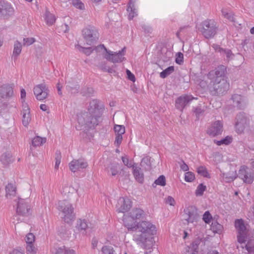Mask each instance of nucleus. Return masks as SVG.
Returning <instances> with one entry per match:
<instances>
[{"instance_id": "42", "label": "nucleus", "mask_w": 254, "mask_h": 254, "mask_svg": "<svg viewBox=\"0 0 254 254\" xmlns=\"http://www.w3.org/2000/svg\"><path fill=\"white\" fill-rule=\"evenodd\" d=\"M37 250V248L34 246L33 244L27 245L26 253L27 254H36Z\"/></svg>"}, {"instance_id": "62", "label": "nucleus", "mask_w": 254, "mask_h": 254, "mask_svg": "<svg viewBox=\"0 0 254 254\" xmlns=\"http://www.w3.org/2000/svg\"><path fill=\"white\" fill-rule=\"evenodd\" d=\"M98 67L103 71H106L107 67H108L105 63H101L98 65Z\"/></svg>"}, {"instance_id": "29", "label": "nucleus", "mask_w": 254, "mask_h": 254, "mask_svg": "<svg viewBox=\"0 0 254 254\" xmlns=\"http://www.w3.org/2000/svg\"><path fill=\"white\" fill-rule=\"evenodd\" d=\"M0 162L4 165L6 166L12 162V155L9 152H6L1 155L0 157Z\"/></svg>"}, {"instance_id": "63", "label": "nucleus", "mask_w": 254, "mask_h": 254, "mask_svg": "<svg viewBox=\"0 0 254 254\" xmlns=\"http://www.w3.org/2000/svg\"><path fill=\"white\" fill-rule=\"evenodd\" d=\"M212 47L216 52H219L220 53H221L223 50V48L220 47V46L218 45H213Z\"/></svg>"}, {"instance_id": "11", "label": "nucleus", "mask_w": 254, "mask_h": 254, "mask_svg": "<svg viewBox=\"0 0 254 254\" xmlns=\"http://www.w3.org/2000/svg\"><path fill=\"white\" fill-rule=\"evenodd\" d=\"M33 92L36 99L42 101L48 97L50 90L46 84L42 83L35 86Z\"/></svg>"}, {"instance_id": "45", "label": "nucleus", "mask_w": 254, "mask_h": 254, "mask_svg": "<svg viewBox=\"0 0 254 254\" xmlns=\"http://www.w3.org/2000/svg\"><path fill=\"white\" fill-rule=\"evenodd\" d=\"M203 220L205 223L209 224L212 220V217L208 211H205L203 215Z\"/></svg>"}, {"instance_id": "36", "label": "nucleus", "mask_w": 254, "mask_h": 254, "mask_svg": "<svg viewBox=\"0 0 254 254\" xmlns=\"http://www.w3.org/2000/svg\"><path fill=\"white\" fill-rule=\"evenodd\" d=\"M74 251L66 248L64 246L60 247L56 250L55 254H74Z\"/></svg>"}, {"instance_id": "8", "label": "nucleus", "mask_w": 254, "mask_h": 254, "mask_svg": "<svg viewBox=\"0 0 254 254\" xmlns=\"http://www.w3.org/2000/svg\"><path fill=\"white\" fill-rule=\"evenodd\" d=\"M82 32L84 39L88 45L94 44L98 38L97 30L94 27L85 28Z\"/></svg>"}, {"instance_id": "25", "label": "nucleus", "mask_w": 254, "mask_h": 254, "mask_svg": "<svg viewBox=\"0 0 254 254\" xmlns=\"http://www.w3.org/2000/svg\"><path fill=\"white\" fill-rule=\"evenodd\" d=\"M66 86V89L71 94H75L78 92L79 89V85L75 81L70 82L68 81Z\"/></svg>"}, {"instance_id": "41", "label": "nucleus", "mask_w": 254, "mask_h": 254, "mask_svg": "<svg viewBox=\"0 0 254 254\" xmlns=\"http://www.w3.org/2000/svg\"><path fill=\"white\" fill-rule=\"evenodd\" d=\"M8 103L6 101L0 100V115L7 111Z\"/></svg>"}, {"instance_id": "50", "label": "nucleus", "mask_w": 254, "mask_h": 254, "mask_svg": "<svg viewBox=\"0 0 254 254\" xmlns=\"http://www.w3.org/2000/svg\"><path fill=\"white\" fill-rule=\"evenodd\" d=\"M71 2L77 8L83 9L84 8V4L80 0H71Z\"/></svg>"}, {"instance_id": "51", "label": "nucleus", "mask_w": 254, "mask_h": 254, "mask_svg": "<svg viewBox=\"0 0 254 254\" xmlns=\"http://www.w3.org/2000/svg\"><path fill=\"white\" fill-rule=\"evenodd\" d=\"M232 99L233 102L236 104L237 106H239L241 104L242 98L241 95L238 94H235L232 96Z\"/></svg>"}, {"instance_id": "37", "label": "nucleus", "mask_w": 254, "mask_h": 254, "mask_svg": "<svg viewBox=\"0 0 254 254\" xmlns=\"http://www.w3.org/2000/svg\"><path fill=\"white\" fill-rule=\"evenodd\" d=\"M174 71V67L170 66L162 71L160 73V76L162 78H165L170 75Z\"/></svg>"}, {"instance_id": "52", "label": "nucleus", "mask_w": 254, "mask_h": 254, "mask_svg": "<svg viewBox=\"0 0 254 254\" xmlns=\"http://www.w3.org/2000/svg\"><path fill=\"white\" fill-rule=\"evenodd\" d=\"M25 241L27 245L33 244L35 241L34 235L32 233H28L26 236Z\"/></svg>"}, {"instance_id": "56", "label": "nucleus", "mask_w": 254, "mask_h": 254, "mask_svg": "<svg viewBox=\"0 0 254 254\" xmlns=\"http://www.w3.org/2000/svg\"><path fill=\"white\" fill-rule=\"evenodd\" d=\"M56 163L55 168L58 169L59 168V165L61 163V155L60 152H57L56 153Z\"/></svg>"}, {"instance_id": "57", "label": "nucleus", "mask_w": 254, "mask_h": 254, "mask_svg": "<svg viewBox=\"0 0 254 254\" xmlns=\"http://www.w3.org/2000/svg\"><path fill=\"white\" fill-rule=\"evenodd\" d=\"M123 134H116L115 144L119 146L122 143L123 140Z\"/></svg>"}, {"instance_id": "13", "label": "nucleus", "mask_w": 254, "mask_h": 254, "mask_svg": "<svg viewBox=\"0 0 254 254\" xmlns=\"http://www.w3.org/2000/svg\"><path fill=\"white\" fill-rule=\"evenodd\" d=\"M30 209V206L26 200L18 199L16 208V213L18 215L28 216L31 214Z\"/></svg>"}, {"instance_id": "44", "label": "nucleus", "mask_w": 254, "mask_h": 254, "mask_svg": "<svg viewBox=\"0 0 254 254\" xmlns=\"http://www.w3.org/2000/svg\"><path fill=\"white\" fill-rule=\"evenodd\" d=\"M116 134H124L125 133V127L123 125H116L114 126Z\"/></svg>"}, {"instance_id": "28", "label": "nucleus", "mask_w": 254, "mask_h": 254, "mask_svg": "<svg viewBox=\"0 0 254 254\" xmlns=\"http://www.w3.org/2000/svg\"><path fill=\"white\" fill-rule=\"evenodd\" d=\"M22 50V45L21 43L16 41L14 44V49L12 58L14 60H16L18 56L20 54Z\"/></svg>"}, {"instance_id": "30", "label": "nucleus", "mask_w": 254, "mask_h": 254, "mask_svg": "<svg viewBox=\"0 0 254 254\" xmlns=\"http://www.w3.org/2000/svg\"><path fill=\"white\" fill-rule=\"evenodd\" d=\"M220 54L224 57L225 60L228 62L234 59L235 57L231 50L228 49H223Z\"/></svg>"}, {"instance_id": "9", "label": "nucleus", "mask_w": 254, "mask_h": 254, "mask_svg": "<svg viewBox=\"0 0 254 254\" xmlns=\"http://www.w3.org/2000/svg\"><path fill=\"white\" fill-rule=\"evenodd\" d=\"M184 219L189 224L197 222L199 219V216L197 208L194 206H189L185 208Z\"/></svg>"}, {"instance_id": "61", "label": "nucleus", "mask_w": 254, "mask_h": 254, "mask_svg": "<svg viewBox=\"0 0 254 254\" xmlns=\"http://www.w3.org/2000/svg\"><path fill=\"white\" fill-rule=\"evenodd\" d=\"M186 254H197V253L190 246L186 248Z\"/></svg>"}, {"instance_id": "47", "label": "nucleus", "mask_w": 254, "mask_h": 254, "mask_svg": "<svg viewBox=\"0 0 254 254\" xmlns=\"http://www.w3.org/2000/svg\"><path fill=\"white\" fill-rule=\"evenodd\" d=\"M36 41L34 38H24L23 39V45L24 46H28L33 44Z\"/></svg>"}, {"instance_id": "35", "label": "nucleus", "mask_w": 254, "mask_h": 254, "mask_svg": "<svg viewBox=\"0 0 254 254\" xmlns=\"http://www.w3.org/2000/svg\"><path fill=\"white\" fill-rule=\"evenodd\" d=\"M45 20L49 25H53L56 21V18L54 14L47 10L45 13Z\"/></svg>"}, {"instance_id": "18", "label": "nucleus", "mask_w": 254, "mask_h": 254, "mask_svg": "<svg viewBox=\"0 0 254 254\" xmlns=\"http://www.w3.org/2000/svg\"><path fill=\"white\" fill-rule=\"evenodd\" d=\"M13 90L11 86L4 84L0 87V100L6 101L13 96Z\"/></svg>"}, {"instance_id": "60", "label": "nucleus", "mask_w": 254, "mask_h": 254, "mask_svg": "<svg viewBox=\"0 0 254 254\" xmlns=\"http://www.w3.org/2000/svg\"><path fill=\"white\" fill-rule=\"evenodd\" d=\"M9 254H25L23 251L20 249H15L11 251Z\"/></svg>"}, {"instance_id": "7", "label": "nucleus", "mask_w": 254, "mask_h": 254, "mask_svg": "<svg viewBox=\"0 0 254 254\" xmlns=\"http://www.w3.org/2000/svg\"><path fill=\"white\" fill-rule=\"evenodd\" d=\"M98 48H101V49H104L106 52V54L104 57L105 58L112 63H121L125 60L124 55L126 52V47H124L122 50L119 51L118 52H114L107 50L103 45H99Z\"/></svg>"}, {"instance_id": "21", "label": "nucleus", "mask_w": 254, "mask_h": 254, "mask_svg": "<svg viewBox=\"0 0 254 254\" xmlns=\"http://www.w3.org/2000/svg\"><path fill=\"white\" fill-rule=\"evenodd\" d=\"M108 175L112 176H116L120 172V167L118 163L111 164L106 168Z\"/></svg>"}, {"instance_id": "22", "label": "nucleus", "mask_w": 254, "mask_h": 254, "mask_svg": "<svg viewBox=\"0 0 254 254\" xmlns=\"http://www.w3.org/2000/svg\"><path fill=\"white\" fill-rule=\"evenodd\" d=\"M133 174L135 180L140 183H142L144 181V175L141 170V168L138 167L136 164L133 166Z\"/></svg>"}, {"instance_id": "5", "label": "nucleus", "mask_w": 254, "mask_h": 254, "mask_svg": "<svg viewBox=\"0 0 254 254\" xmlns=\"http://www.w3.org/2000/svg\"><path fill=\"white\" fill-rule=\"evenodd\" d=\"M235 227L238 233L237 239L239 243L242 244L251 240L254 233L247 229L242 220L237 219L235 222Z\"/></svg>"}, {"instance_id": "20", "label": "nucleus", "mask_w": 254, "mask_h": 254, "mask_svg": "<svg viewBox=\"0 0 254 254\" xmlns=\"http://www.w3.org/2000/svg\"><path fill=\"white\" fill-rule=\"evenodd\" d=\"M194 98L190 95H185L179 97L176 100V107L182 111L185 106Z\"/></svg>"}, {"instance_id": "55", "label": "nucleus", "mask_w": 254, "mask_h": 254, "mask_svg": "<svg viewBox=\"0 0 254 254\" xmlns=\"http://www.w3.org/2000/svg\"><path fill=\"white\" fill-rule=\"evenodd\" d=\"M175 62L179 64H182L183 63L184 55L182 53L179 52L177 53Z\"/></svg>"}, {"instance_id": "10", "label": "nucleus", "mask_w": 254, "mask_h": 254, "mask_svg": "<svg viewBox=\"0 0 254 254\" xmlns=\"http://www.w3.org/2000/svg\"><path fill=\"white\" fill-rule=\"evenodd\" d=\"M238 176L246 184H251L254 180L253 171L246 166L241 167L239 171Z\"/></svg>"}, {"instance_id": "19", "label": "nucleus", "mask_w": 254, "mask_h": 254, "mask_svg": "<svg viewBox=\"0 0 254 254\" xmlns=\"http://www.w3.org/2000/svg\"><path fill=\"white\" fill-rule=\"evenodd\" d=\"M21 114L22 115V124L24 126L27 127L31 121V117L30 108L26 103H23Z\"/></svg>"}, {"instance_id": "26", "label": "nucleus", "mask_w": 254, "mask_h": 254, "mask_svg": "<svg viewBox=\"0 0 254 254\" xmlns=\"http://www.w3.org/2000/svg\"><path fill=\"white\" fill-rule=\"evenodd\" d=\"M76 227L80 232L82 233L83 234H85L86 230L89 228L87 221L84 219L79 220L77 221Z\"/></svg>"}, {"instance_id": "15", "label": "nucleus", "mask_w": 254, "mask_h": 254, "mask_svg": "<svg viewBox=\"0 0 254 254\" xmlns=\"http://www.w3.org/2000/svg\"><path fill=\"white\" fill-rule=\"evenodd\" d=\"M248 124V120L243 113H239L236 118L235 127L237 131L241 133L243 132Z\"/></svg>"}, {"instance_id": "31", "label": "nucleus", "mask_w": 254, "mask_h": 254, "mask_svg": "<svg viewBox=\"0 0 254 254\" xmlns=\"http://www.w3.org/2000/svg\"><path fill=\"white\" fill-rule=\"evenodd\" d=\"M46 141L45 137H41L39 136H35L32 140V146L34 147L40 146Z\"/></svg>"}, {"instance_id": "3", "label": "nucleus", "mask_w": 254, "mask_h": 254, "mask_svg": "<svg viewBox=\"0 0 254 254\" xmlns=\"http://www.w3.org/2000/svg\"><path fill=\"white\" fill-rule=\"evenodd\" d=\"M103 107L100 106L99 101L93 100L89 103L88 111L77 116V121L82 126L91 128L98 125L102 115Z\"/></svg>"}, {"instance_id": "46", "label": "nucleus", "mask_w": 254, "mask_h": 254, "mask_svg": "<svg viewBox=\"0 0 254 254\" xmlns=\"http://www.w3.org/2000/svg\"><path fill=\"white\" fill-rule=\"evenodd\" d=\"M154 184L161 186H165L166 185V179L165 176L163 175L160 176L155 181Z\"/></svg>"}, {"instance_id": "4", "label": "nucleus", "mask_w": 254, "mask_h": 254, "mask_svg": "<svg viewBox=\"0 0 254 254\" xmlns=\"http://www.w3.org/2000/svg\"><path fill=\"white\" fill-rule=\"evenodd\" d=\"M218 25L213 19H206L199 25L198 29L206 39L213 38L217 33Z\"/></svg>"}, {"instance_id": "53", "label": "nucleus", "mask_w": 254, "mask_h": 254, "mask_svg": "<svg viewBox=\"0 0 254 254\" xmlns=\"http://www.w3.org/2000/svg\"><path fill=\"white\" fill-rule=\"evenodd\" d=\"M195 176L193 173L190 172L186 173L185 180L186 182H191L194 180Z\"/></svg>"}, {"instance_id": "59", "label": "nucleus", "mask_w": 254, "mask_h": 254, "mask_svg": "<svg viewBox=\"0 0 254 254\" xmlns=\"http://www.w3.org/2000/svg\"><path fill=\"white\" fill-rule=\"evenodd\" d=\"M126 72L128 79L131 81L134 82L135 80L134 75L128 69H127Z\"/></svg>"}, {"instance_id": "34", "label": "nucleus", "mask_w": 254, "mask_h": 254, "mask_svg": "<svg viewBox=\"0 0 254 254\" xmlns=\"http://www.w3.org/2000/svg\"><path fill=\"white\" fill-rule=\"evenodd\" d=\"M140 166L145 170H149L151 168L150 157L149 156L143 157L140 162Z\"/></svg>"}, {"instance_id": "23", "label": "nucleus", "mask_w": 254, "mask_h": 254, "mask_svg": "<svg viewBox=\"0 0 254 254\" xmlns=\"http://www.w3.org/2000/svg\"><path fill=\"white\" fill-rule=\"evenodd\" d=\"M207 109V106L204 103H203V104H199L198 106L194 107L193 112L196 117L198 119L204 114Z\"/></svg>"}, {"instance_id": "14", "label": "nucleus", "mask_w": 254, "mask_h": 254, "mask_svg": "<svg viewBox=\"0 0 254 254\" xmlns=\"http://www.w3.org/2000/svg\"><path fill=\"white\" fill-rule=\"evenodd\" d=\"M88 166V163L83 158L73 159L69 163V168L72 172H75L80 169H85Z\"/></svg>"}, {"instance_id": "39", "label": "nucleus", "mask_w": 254, "mask_h": 254, "mask_svg": "<svg viewBox=\"0 0 254 254\" xmlns=\"http://www.w3.org/2000/svg\"><path fill=\"white\" fill-rule=\"evenodd\" d=\"M102 254H117L113 248L110 246H105L102 248Z\"/></svg>"}, {"instance_id": "48", "label": "nucleus", "mask_w": 254, "mask_h": 254, "mask_svg": "<svg viewBox=\"0 0 254 254\" xmlns=\"http://www.w3.org/2000/svg\"><path fill=\"white\" fill-rule=\"evenodd\" d=\"M201 242V239L197 238V239H195L190 244V246L191 247V248H192V249L193 250H195V251H196V252L197 253H198V246L200 245Z\"/></svg>"}, {"instance_id": "24", "label": "nucleus", "mask_w": 254, "mask_h": 254, "mask_svg": "<svg viewBox=\"0 0 254 254\" xmlns=\"http://www.w3.org/2000/svg\"><path fill=\"white\" fill-rule=\"evenodd\" d=\"M144 216V211L139 208L133 209L129 213V217L132 220L139 219L143 218Z\"/></svg>"}, {"instance_id": "43", "label": "nucleus", "mask_w": 254, "mask_h": 254, "mask_svg": "<svg viewBox=\"0 0 254 254\" xmlns=\"http://www.w3.org/2000/svg\"><path fill=\"white\" fill-rule=\"evenodd\" d=\"M206 190V186L202 184H199L196 190L195 194L197 196H201Z\"/></svg>"}, {"instance_id": "38", "label": "nucleus", "mask_w": 254, "mask_h": 254, "mask_svg": "<svg viewBox=\"0 0 254 254\" xmlns=\"http://www.w3.org/2000/svg\"><path fill=\"white\" fill-rule=\"evenodd\" d=\"M232 141V137L230 136H227L225 138H224L220 140H219V141H217L216 140H214V142L215 143H216L217 145H219V146H220L222 144L228 145L230 143H231Z\"/></svg>"}, {"instance_id": "40", "label": "nucleus", "mask_w": 254, "mask_h": 254, "mask_svg": "<svg viewBox=\"0 0 254 254\" xmlns=\"http://www.w3.org/2000/svg\"><path fill=\"white\" fill-rule=\"evenodd\" d=\"M198 174L202 175V176L206 178H210V175L208 174L206 168L203 166H200L197 169Z\"/></svg>"}, {"instance_id": "16", "label": "nucleus", "mask_w": 254, "mask_h": 254, "mask_svg": "<svg viewBox=\"0 0 254 254\" xmlns=\"http://www.w3.org/2000/svg\"><path fill=\"white\" fill-rule=\"evenodd\" d=\"M131 207V202L128 198L120 197L118 201L117 205V211L118 212L125 213Z\"/></svg>"}, {"instance_id": "64", "label": "nucleus", "mask_w": 254, "mask_h": 254, "mask_svg": "<svg viewBox=\"0 0 254 254\" xmlns=\"http://www.w3.org/2000/svg\"><path fill=\"white\" fill-rule=\"evenodd\" d=\"M245 248L249 253H254V246L250 247L246 245Z\"/></svg>"}, {"instance_id": "1", "label": "nucleus", "mask_w": 254, "mask_h": 254, "mask_svg": "<svg viewBox=\"0 0 254 254\" xmlns=\"http://www.w3.org/2000/svg\"><path fill=\"white\" fill-rule=\"evenodd\" d=\"M227 68L224 65H220L214 69L210 70L207 74L206 84L210 94L218 96L225 94L229 88V83L226 79Z\"/></svg>"}, {"instance_id": "54", "label": "nucleus", "mask_w": 254, "mask_h": 254, "mask_svg": "<svg viewBox=\"0 0 254 254\" xmlns=\"http://www.w3.org/2000/svg\"><path fill=\"white\" fill-rule=\"evenodd\" d=\"M122 160L125 165L127 166L128 168H133V166H135L136 165L135 164H132L131 162L129 160L127 156H122Z\"/></svg>"}, {"instance_id": "2", "label": "nucleus", "mask_w": 254, "mask_h": 254, "mask_svg": "<svg viewBox=\"0 0 254 254\" xmlns=\"http://www.w3.org/2000/svg\"><path fill=\"white\" fill-rule=\"evenodd\" d=\"M129 217H124L125 226L128 231L134 232L133 240L138 244H144L151 235L156 232L155 227L148 221H142L136 225L128 222Z\"/></svg>"}, {"instance_id": "6", "label": "nucleus", "mask_w": 254, "mask_h": 254, "mask_svg": "<svg viewBox=\"0 0 254 254\" xmlns=\"http://www.w3.org/2000/svg\"><path fill=\"white\" fill-rule=\"evenodd\" d=\"M58 209L64 214V220L66 223H69L74 217L73 207L71 204L66 200L59 201Z\"/></svg>"}, {"instance_id": "12", "label": "nucleus", "mask_w": 254, "mask_h": 254, "mask_svg": "<svg viewBox=\"0 0 254 254\" xmlns=\"http://www.w3.org/2000/svg\"><path fill=\"white\" fill-rule=\"evenodd\" d=\"M14 12V10L11 4L5 1H0V18L8 19Z\"/></svg>"}, {"instance_id": "33", "label": "nucleus", "mask_w": 254, "mask_h": 254, "mask_svg": "<svg viewBox=\"0 0 254 254\" xmlns=\"http://www.w3.org/2000/svg\"><path fill=\"white\" fill-rule=\"evenodd\" d=\"M127 10L128 14V19L131 20L133 19V18L137 15V10L134 7V4L131 2L128 3V6L127 7Z\"/></svg>"}, {"instance_id": "17", "label": "nucleus", "mask_w": 254, "mask_h": 254, "mask_svg": "<svg viewBox=\"0 0 254 254\" xmlns=\"http://www.w3.org/2000/svg\"><path fill=\"white\" fill-rule=\"evenodd\" d=\"M223 131V124L217 121L211 125L207 130V133L211 136L214 137L221 134Z\"/></svg>"}, {"instance_id": "32", "label": "nucleus", "mask_w": 254, "mask_h": 254, "mask_svg": "<svg viewBox=\"0 0 254 254\" xmlns=\"http://www.w3.org/2000/svg\"><path fill=\"white\" fill-rule=\"evenodd\" d=\"M75 47L79 50V51L83 53L87 56L90 55L93 52L94 50H98V49H101V48H98L99 47H96L95 48L93 49L92 47H88V48H84L82 46L77 45Z\"/></svg>"}, {"instance_id": "58", "label": "nucleus", "mask_w": 254, "mask_h": 254, "mask_svg": "<svg viewBox=\"0 0 254 254\" xmlns=\"http://www.w3.org/2000/svg\"><path fill=\"white\" fill-rule=\"evenodd\" d=\"M166 203L170 205L174 206L175 204V200L172 196H169L166 199Z\"/></svg>"}, {"instance_id": "49", "label": "nucleus", "mask_w": 254, "mask_h": 254, "mask_svg": "<svg viewBox=\"0 0 254 254\" xmlns=\"http://www.w3.org/2000/svg\"><path fill=\"white\" fill-rule=\"evenodd\" d=\"M222 14L223 15L229 20L231 21H233L234 22H235V18L233 16V14L232 13H229L226 10L223 9L222 10Z\"/></svg>"}, {"instance_id": "27", "label": "nucleus", "mask_w": 254, "mask_h": 254, "mask_svg": "<svg viewBox=\"0 0 254 254\" xmlns=\"http://www.w3.org/2000/svg\"><path fill=\"white\" fill-rule=\"evenodd\" d=\"M5 196L7 198H11L12 196H14L16 194V188L12 184H8L5 187Z\"/></svg>"}]
</instances>
